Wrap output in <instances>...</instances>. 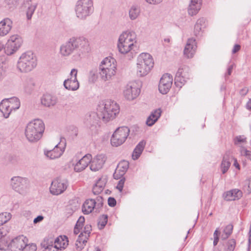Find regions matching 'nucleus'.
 I'll use <instances>...</instances> for the list:
<instances>
[{"instance_id": "f257e3e1", "label": "nucleus", "mask_w": 251, "mask_h": 251, "mask_svg": "<svg viewBox=\"0 0 251 251\" xmlns=\"http://www.w3.org/2000/svg\"><path fill=\"white\" fill-rule=\"evenodd\" d=\"M97 113L92 112L86 118V126L92 131H96L99 127V119L108 122L115 118L119 113L118 104L111 100H104L99 102L97 107Z\"/></svg>"}, {"instance_id": "f03ea898", "label": "nucleus", "mask_w": 251, "mask_h": 251, "mask_svg": "<svg viewBox=\"0 0 251 251\" xmlns=\"http://www.w3.org/2000/svg\"><path fill=\"white\" fill-rule=\"evenodd\" d=\"M89 50V43L87 39L84 37H73L60 46L59 53L63 57L72 55L71 60L77 62L80 61Z\"/></svg>"}, {"instance_id": "7ed1b4c3", "label": "nucleus", "mask_w": 251, "mask_h": 251, "mask_svg": "<svg viewBox=\"0 0 251 251\" xmlns=\"http://www.w3.org/2000/svg\"><path fill=\"white\" fill-rule=\"evenodd\" d=\"M136 34L134 31L131 30L124 31L119 37L118 43L119 51L123 54L130 53L133 55L132 50L136 47Z\"/></svg>"}, {"instance_id": "20e7f679", "label": "nucleus", "mask_w": 251, "mask_h": 251, "mask_svg": "<svg viewBox=\"0 0 251 251\" xmlns=\"http://www.w3.org/2000/svg\"><path fill=\"white\" fill-rule=\"evenodd\" d=\"M37 65L35 54L28 51L21 54L17 64L18 70L22 73H27L33 70Z\"/></svg>"}, {"instance_id": "39448f33", "label": "nucleus", "mask_w": 251, "mask_h": 251, "mask_svg": "<svg viewBox=\"0 0 251 251\" xmlns=\"http://www.w3.org/2000/svg\"><path fill=\"white\" fill-rule=\"evenodd\" d=\"M45 126L43 122L40 119H35L26 126L25 134L30 142H36L42 137Z\"/></svg>"}, {"instance_id": "423d86ee", "label": "nucleus", "mask_w": 251, "mask_h": 251, "mask_svg": "<svg viewBox=\"0 0 251 251\" xmlns=\"http://www.w3.org/2000/svg\"><path fill=\"white\" fill-rule=\"evenodd\" d=\"M154 66L152 56L148 53H142L137 57L136 71L138 76L143 77L147 75Z\"/></svg>"}, {"instance_id": "0eeeda50", "label": "nucleus", "mask_w": 251, "mask_h": 251, "mask_svg": "<svg viewBox=\"0 0 251 251\" xmlns=\"http://www.w3.org/2000/svg\"><path fill=\"white\" fill-rule=\"evenodd\" d=\"M94 11L93 0H78L75 6L76 17L79 20H86Z\"/></svg>"}, {"instance_id": "6e6552de", "label": "nucleus", "mask_w": 251, "mask_h": 251, "mask_svg": "<svg viewBox=\"0 0 251 251\" xmlns=\"http://www.w3.org/2000/svg\"><path fill=\"white\" fill-rule=\"evenodd\" d=\"M29 181L26 177L15 176L11 177L10 185L15 192L20 194H25L28 189Z\"/></svg>"}, {"instance_id": "1a4fd4ad", "label": "nucleus", "mask_w": 251, "mask_h": 251, "mask_svg": "<svg viewBox=\"0 0 251 251\" xmlns=\"http://www.w3.org/2000/svg\"><path fill=\"white\" fill-rule=\"evenodd\" d=\"M130 130L126 126L119 127L113 133L111 137V144L113 147L122 145L129 135Z\"/></svg>"}, {"instance_id": "9d476101", "label": "nucleus", "mask_w": 251, "mask_h": 251, "mask_svg": "<svg viewBox=\"0 0 251 251\" xmlns=\"http://www.w3.org/2000/svg\"><path fill=\"white\" fill-rule=\"evenodd\" d=\"M140 85L136 81L128 83L123 91V95L126 99L132 100L137 98L140 93Z\"/></svg>"}, {"instance_id": "9b49d317", "label": "nucleus", "mask_w": 251, "mask_h": 251, "mask_svg": "<svg viewBox=\"0 0 251 251\" xmlns=\"http://www.w3.org/2000/svg\"><path fill=\"white\" fill-rule=\"evenodd\" d=\"M23 39L19 35L15 34L11 36L4 48L5 52L7 55L13 54L21 47Z\"/></svg>"}, {"instance_id": "f8f14e48", "label": "nucleus", "mask_w": 251, "mask_h": 251, "mask_svg": "<svg viewBox=\"0 0 251 251\" xmlns=\"http://www.w3.org/2000/svg\"><path fill=\"white\" fill-rule=\"evenodd\" d=\"M189 68L186 65H181L176 75L175 84L178 88H181L189 78Z\"/></svg>"}, {"instance_id": "ddd939ff", "label": "nucleus", "mask_w": 251, "mask_h": 251, "mask_svg": "<svg viewBox=\"0 0 251 251\" xmlns=\"http://www.w3.org/2000/svg\"><path fill=\"white\" fill-rule=\"evenodd\" d=\"M28 242V239L24 235L18 236L13 239L7 246L10 251H21Z\"/></svg>"}, {"instance_id": "4468645a", "label": "nucleus", "mask_w": 251, "mask_h": 251, "mask_svg": "<svg viewBox=\"0 0 251 251\" xmlns=\"http://www.w3.org/2000/svg\"><path fill=\"white\" fill-rule=\"evenodd\" d=\"M68 181L66 179L57 178L52 181L50 187V193L54 195L62 193L67 188Z\"/></svg>"}, {"instance_id": "2eb2a0df", "label": "nucleus", "mask_w": 251, "mask_h": 251, "mask_svg": "<svg viewBox=\"0 0 251 251\" xmlns=\"http://www.w3.org/2000/svg\"><path fill=\"white\" fill-rule=\"evenodd\" d=\"M173 76L168 74H164L160 78L158 85L159 91L162 94H167L170 90L173 84Z\"/></svg>"}, {"instance_id": "dca6fc26", "label": "nucleus", "mask_w": 251, "mask_h": 251, "mask_svg": "<svg viewBox=\"0 0 251 251\" xmlns=\"http://www.w3.org/2000/svg\"><path fill=\"white\" fill-rule=\"evenodd\" d=\"M91 230L92 228L90 225H86L85 226L84 229L78 236L75 243V246L77 250H81L84 248L90 236Z\"/></svg>"}, {"instance_id": "f3484780", "label": "nucleus", "mask_w": 251, "mask_h": 251, "mask_svg": "<svg viewBox=\"0 0 251 251\" xmlns=\"http://www.w3.org/2000/svg\"><path fill=\"white\" fill-rule=\"evenodd\" d=\"M197 48L196 40L193 38L188 39L184 49V55L188 58H192L196 52Z\"/></svg>"}, {"instance_id": "a211bd4d", "label": "nucleus", "mask_w": 251, "mask_h": 251, "mask_svg": "<svg viewBox=\"0 0 251 251\" xmlns=\"http://www.w3.org/2000/svg\"><path fill=\"white\" fill-rule=\"evenodd\" d=\"M106 161L105 155L99 154L96 156L91 161L90 165V168L92 171H98L102 168L103 164Z\"/></svg>"}, {"instance_id": "6ab92c4d", "label": "nucleus", "mask_w": 251, "mask_h": 251, "mask_svg": "<svg viewBox=\"0 0 251 251\" xmlns=\"http://www.w3.org/2000/svg\"><path fill=\"white\" fill-rule=\"evenodd\" d=\"M64 148L60 146V143L56 145L54 148L51 150L45 151V155L50 159H54L60 157L64 152Z\"/></svg>"}, {"instance_id": "aec40b11", "label": "nucleus", "mask_w": 251, "mask_h": 251, "mask_svg": "<svg viewBox=\"0 0 251 251\" xmlns=\"http://www.w3.org/2000/svg\"><path fill=\"white\" fill-rule=\"evenodd\" d=\"M91 161V154H87L84 155L75 164L74 170L76 172H80L83 171L88 166Z\"/></svg>"}, {"instance_id": "412c9836", "label": "nucleus", "mask_w": 251, "mask_h": 251, "mask_svg": "<svg viewBox=\"0 0 251 251\" xmlns=\"http://www.w3.org/2000/svg\"><path fill=\"white\" fill-rule=\"evenodd\" d=\"M242 196V191L237 189L231 190L223 194L224 199L227 201L239 200Z\"/></svg>"}, {"instance_id": "4be33fe9", "label": "nucleus", "mask_w": 251, "mask_h": 251, "mask_svg": "<svg viewBox=\"0 0 251 251\" xmlns=\"http://www.w3.org/2000/svg\"><path fill=\"white\" fill-rule=\"evenodd\" d=\"M12 21L9 18H5L0 22V36L7 35L11 30L12 26Z\"/></svg>"}, {"instance_id": "5701e85b", "label": "nucleus", "mask_w": 251, "mask_h": 251, "mask_svg": "<svg viewBox=\"0 0 251 251\" xmlns=\"http://www.w3.org/2000/svg\"><path fill=\"white\" fill-rule=\"evenodd\" d=\"M68 239L65 235H60L55 239L54 248L55 251L65 249L68 245Z\"/></svg>"}, {"instance_id": "b1692460", "label": "nucleus", "mask_w": 251, "mask_h": 251, "mask_svg": "<svg viewBox=\"0 0 251 251\" xmlns=\"http://www.w3.org/2000/svg\"><path fill=\"white\" fill-rule=\"evenodd\" d=\"M99 75L100 78L104 81H109L116 75V71L104 69L99 67Z\"/></svg>"}, {"instance_id": "393cba45", "label": "nucleus", "mask_w": 251, "mask_h": 251, "mask_svg": "<svg viewBox=\"0 0 251 251\" xmlns=\"http://www.w3.org/2000/svg\"><path fill=\"white\" fill-rule=\"evenodd\" d=\"M100 67L106 69L116 70L117 69V62L116 60L111 57L105 58L100 63Z\"/></svg>"}, {"instance_id": "a878e982", "label": "nucleus", "mask_w": 251, "mask_h": 251, "mask_svg": "<svg viewBox=\"0 0 251 251\" xmlns=\"http://www.w3.org/2000/svg\"><path fill=\"white\" fill-rule=\"evenodd\" d=\"M41 104L46 107L53 106L57 103V98L49 94L43 96L41 99Z\"/></svg>"}, {"instance_id": "bb28decb", "label": "nucleus", "mask_w": 251, "mask_h": 251, "mask_svg": "<svg viewBox=\"0 0 251 251\" xmlns=\"http://www.w3.org/2000/svg\"><path fill=\"white\" fill-rule=\"evenodd\" d=\"M63 85L66 89L71 91H75L79 86L77 78L73 77L65 80Z\"/></svg>"}, {"instance_id": "cd10ccee", "label": "nucleus", "mask_w": 251, "mask_h": 251, "mask_svg": "<svg viewBox=\"0 0 251 251\" xmlns=\"http://www.w3.org/2000/svg\"><path fill=\"white\" fill-rule=\"evenodd\" d=\"M23 3L25 7H27L26 11L27 19L28 20H30L36 9L37 4L32 3L31 0H24Z\"/></svg>"}, {"instance_id": "c85d7f7f", "label": "nucleus", "mask_w": 251, "mask_h": 251, "mask_svg": "<svg viewBox=\"0 0 251 251\" xmlns=\"http://www.w3.org/2000/svg\"><path fill=\"white\" fill-rule=\"evenodd\" d=\"M201 0H191L188 8V13L193 16L198 13L201 8Z\"/></svg>"}, {"instance_id": "c756f323", "label": "nucleus", "mask_w": 251, "mask_h": 251, "mask_svg": "<svg viewBox=\"0 0 251 251\" xmlns=\"http://www.w3.org/2000/svg\"><path fill=\"white\" fill-rule=\"evenodd\" d=\"M161 112L162 111L160 108L153 110L147 118V125L150 126H153L160 117Z\"/></svg>"}, {"instance_id": "7c9ffc66", "label": "nucleus", "mask_w": 251, "mask_h": 251, "mask_svg": "<svg viewBox=\"0 0 251 251\" xmlns=\"http://www.w3.org/2000/svg\"><path fill=\"white\" fill-rule=\"evenodd\" d=\"M96 209L94 199H88L85 201L82 207V211L84 214L91 213L93 210Z\"/></svg>"}, {"instance_id": "2f4dec72", "label": "nucleus", "mask_w": 251, "mask_h": 251, "mask_svg": "<svg viewBox=\"0 0 251 251\" xmlns=\"http://www.w3.org/2000/svg\"><path fill=\"white\" fill-rule=\"evenodd\" d=\"M55 239L52 236H49L45 237L41 243V246L45 250L55 251L54 248Z\"/></svg>"}, {"instance_id": "473e14b6", "label": "nucleus", "mask_w": 251, "mask_h": 251, "mask_svg": "<svg viewBox=\"0 0 251 251\" xmlns=\"http://www.w3.org/2000/svg\"><path fill=\"white\" fill-rule=\"evenodd\" d=\"M128 168V163L126 161H121L118 165L115 172L114 174V177L115 179H119L118 173L120 176H123Z\"/></svg>"}, {"instance_id": "72a5a7b5", "label": "nucleus", "mask_w": 251, "mask_h": 251, "mask_svg": "<svg viewBox=\"0 0 251 251\" xmlns=\"http://www.w3.org/2000/svg\"><path fill=\"white\" fill-rule=\"evenodd\" d=\"M206 20L204 18H201L198 19L195 25L194 32L196 36H201L202 34V29L205 26Z\"/></svg>"}, {"instance_id": "f704fd0d", "label": "nucleus", "mask_w": 251, "mask_h": 251, "mask_svg": "<svg viewBox=\"0 0 251 251\" xmlns=\"http://www.w3.org/2000/svg\"><path fill=\"white\" fill-rule=\"evenodd\" d=\"M230 152L229 151H226L224 155L223 161L221 163V169L223 174L226 173L228 170L230 162L229 161Z\"/></svg>"}, {"instance_id": "c9c22d12", "label": "nucleus", "mask_w": 251, "mask_h": 251, "mask_svg": "<svg viewBox=\"0 0 251 251\" xmlns=\"http://www.w3.org/2000/svg\"><path fill=\"white\" fill-rule=\"evenodd\" d=\"M12 110L7 101L3 100L0 103V111L3 114V117L5 118H8Z\"/></svg>"}, {"instance_id": "e433bc0d", "label": "nucleus", "mask_w": 251, "mask_h": 251, "mask_svg": "<svg viewBox=\"0 0 251 251\" xmlns=\"http://www.w3.org/2000/svg\"><path fill=\"white\" fill-rule=\"evenodd\" d=\"M105 184L106 180L105 179L99 178L93 188V193L95 195L100 193L103 190Z\"/></svg>"}, {"instance_id": "4c0bfd02", "label": "nucleus", "mask_w": 251, "mask_h": 251, "mask_svg": "<svg viewBox=\"0 0 251 251\" xmlns=\"http://www.w3.org/2000/svg\"><path fill=\"white\" fill-rule=\"evenodd\" d=\"M146 142L144 141L140 142L136 146L132 153V158L134 160L137 159L143 152Z\"/></svg>"}, {"instance_id": "58836bf2", "label": "nucleus", "mask_w": 251, "mask_h": 251, "mask_svg": "<svg viewBox=\"0 0 251 251\" xmlns=\"http://www.w3.org/2000/svg\"><path fill=\"white\" fill-rule=\"evenodd\" d=\"M140 14V8L137 5H133L130 8L128 14L131 20H136Z\"/></svg>"}, {"instance_id": "ea45409f", "label": "nucleus", "mask_w": 251, "mask_h": 251, "mask_svg": "<svg viewBox=\"0 0 251 251\" xmlns=\"http://www.w3.org/2000/svg\"><path fill=\"white\" fill-rule=\"evenodd\" d=\"M9 105L10 108L13 110H16L20 107V101L19 99L15 97L9 99H4Z\"/></svg>"}, {"instance_id": "a19ab883", "label": "nucleus", "mask_w": 251, "mask_h": 251, "mask_svg": "<svg viewBox=\"0 0 251 251\" xmlns=\"http://www.w3.org/2000/svg\"><path fill=\"white\" fill-rule=\"evenodd\" d=\"M233 226L231 224L227 225L223 231V233L222 235V238L223 240L227 239L232 233L233 230Z\"/></svg>"}, {"instance_id": "79ce46f5", "label": "nucleus", "mask_w": 251, "mask_h": 251, "mask_svg": "<svg viewBox=\"0 0 251 251\" xmlns=\"http://www.w3.org/2000/svg\"><path fill=\"white\" fill-rule=\"evenodd\" d=\"M11 218V215L10 213L2 212L0 213V226L6 223Z\"/></svg>"}, {"instance_id": "37998d69", "label": "nucleus", "mask_w": 251, "mask_h": 251, "mask_svg": "<svg viewBox=\"0 0 251 251\" xmlns=\"http://www.w3.org/2000/svg\"><path fill=\"white\" fill-rule=\"evenodd\" d=\"M107 216L106 215H102L99 219L98 222V226L99 228L102 229L105 226L107 223Z\"/></svg>"}, {"instance_id": "c03bdc74", "label": "nucleus", "mask_w": 251, "mask_h": 251, "mask_svg": "<svg viewBox=\"0 0 251 251\" xmlns=\"http://www.w3.org/2000/svg\"><path fill=\"white\" fill-rule=\"evenodd\" d=\"M240 152L241 155L245 156L251 160V151L248 150L244 147L240 146Z\"/></svg>"}, {"instance_id": "a18cd8bd", "label": "nucleus", "mask_w": 251, "mask_h": 251, "mask_svg": "<svg viewBox=\"0 0 251 251\" xmlns=\"http://www.w3.org/2000/svg\"><path fill=\"white\" fill-rule=\"evenodd\" d=\"M234 143L235 145H238L241 143H246L247 138L244 135L237 136L234 139Z\"/></svg>"}, {"instance_id": "49530a36", "label": "nucleus", "mask_w": 251, "mask_h": 251, "mask_svg": "<svg viewBox=\"0 0 251 251\" xmlns=\"http://www.w3.org/2000/svg\"><path fill=\"white\" fill-rule=\"evenodd\" d=\"M236 246V241L234 239L229 240L226 243V251H233Z\"/></svg>"}, {"instance_id": "de8ad7c7", "label": "nucleus", "mask_w": 251, "mask_h": 251, "mask_svg": "<svg viewBox=\"0 0 251 251\" xmlns=\"http://www.w3.org/2000/svg\"><path fill=\"white\" fill-rule=\"evenodd\" d=\"M36 250L37 247L35 244L27 243L25 244V247H24L21 251H36Z\"/></svg>"}, {"instance_id": "09e8293b", "label": "nucleus", "mask_w": 251, "mask_h": 251, "mask_svg": "<svg viewBox=\"0 0 251 251\" xmlns=\"http://www.w3.org/2000/svg\"><path fill=\"white\" fill-rule=\"evenodd\" d=\"M95 206L96 211L100 209L103 205V199L100 196H98L97 197L96 199L95 200Z\"/></svg>"}, {"instance_id": "8fccbe9b", "label": "nucleus", "mask_w": 251, "mask_h": 251, "mask_svg": "<svg viewBox=\"0 0 251 251\" xmlns=\"http://www.w3.org/2000/svg\"><path fill=\"white\" fill-rule=\"evenodd\" d=\"M24 86L26 91L29 90L33 86L32 79L31 78H26L24 82Z\"/></svg>"}, {"instance_id": "3c124183", "label": "nucleus", "mask_w": 251, "mask_h": 251, "mask_svg": "<svg viewBox=\"0 0 251 251\" xmlns=\"http://www.w3.org/2000/svg\"><path fill=\"white\" fill-rule=\"evenodd\" d=\"M84 222H85L84 217L83 216H80L79 218V219H78V220L77 221V222L75 224V226L82 229L84 226Z\"/></svg>"}, {"instance_id": "603ef678", "label": "nucleus", "mask_w": 251, "mask_h": 251, "mask_svg": "<svg viewBox=\"0 0 251 251\" xmlns=\"http://www.w3.org/2000/svg\"><path fill=\"white\" fill-rule=\"evenodd\" d=\"M125 181V178H123L120 179L118 182V183L116 186V188L118 190H119V191L120 192H122L123 190Z\"/></svg>"}, {"instance_id": "864d4df0", "label": "nucleus", "mask_w": 251, "mask_h": 251, "mask_svg": "<svg viewBox=\"0 0 251 251\" xmlns=\"http://www.w3.org/2000/svg\"><path fill=\"white\" fill-rule=\"evenodd\" d=\"M108 204L109 206L114 207L116 204V201L114 198L109 197L108 199Z\"/></svg>"}, {"instance_id": "5fc2aeb1", "label": "nucleus", "mask_w": 251, "mask_h": 251, "mask_svg": "<svg viewBox=\"0 0 251 251\" xmlns=\"http://www.w3.org/2000/svg\"><path fill=\"white\" fill-rule=\"evenodd\" d=\"M245 187L247 186V191L249 193L251 192V179L247 180L245 182Z\"/></svg>"}, {"instance_id": "6e6d98bb", "label": "nucleus", "mask_w": 251, "mask_h": 251, "mask_svg": "<svg viewBox=\"0 0 251 251\" xmlns=\"http://www.w3.org/2000/svg\"><path fill=\"white\" fill-rule=\"evenodd\" d=\"M77 70L75 69H73L70 74V77L77 78Z\"/></svg>"}, {"instance_id": "4d7b16f0", "label": "nucleus", "mask_w": 251, "mask_h": 251, "mask_svg": "<svg viewBox=\"0 0 251 251\" xmlns=\"http://www.w3.org/2000/svg\"><path fill=\"white\" fill-rule=\"evenodd\" d=\"M147 2L151 4H157L162 2L163 0H145Z\"/></svg>"}, {"instance_id": "13d9d810", "label": "nucleus", "mask_w": 251, "mask_h": 251, "mask_svg": "<svg viewBox=\"0 0 251 251\" xmlns=\"http://www.w3.org/2000/svg\"><path fill=\"white\" fill-rule=\"evenodd\" d=\"M234 67V64H232L229 66L227 68V72L225 75V77H227L228 76L230 75L232 73L233 68Z\"/></svg>"}, {"instance_id": "bf43d9fd", "label": "nucleus", "mask_w": 251, "mask_h": 251, "mask_svg": "<svg viewBox=\"0 0 251 251\" xmlns=\"http://www.w3.org/2000/svg\"><path fill=\"white\" fill-rule=\"evenodd\" d=\"M249 90L248 88L244 87L240 91V94L242 96H245L248 93Z\"/></svg>"}, {"instance_id": "052dcab7", "label": "nucleus", "mask_w": 251, "mask_h": 251, "mask_svg": "<svg viewBox=\"0 0 251 251\" xmlns=\"http://www.w3.org/2000/svg\"><path fill=\"white\" fill-rule=\"evenodd\" d=\"M44 219V217L42 215L38 216L36 218H35L33 220V223L34 224H37L39 222H41Z\"/></svg>"}, {"instance_id": "680f3d73", "label": "nucleus", "mask_w": 251, "mask_h": 251, "mask_svg": "<svg viewBox=\"0 0 251 251\" xmlns=\"http://www.w3.org/2000/svg\"><path fill=\"white\" fill-rule=\"evenodd\" d=\"M240 46L236 44V45H234L232 52L233 53H235L236 52H237L238 51H239L240 50Z\"/></svg>"}, {"instance_id": "e2e57ef3", "label": "nucleus", "mask_w": 251, "mask_h": 251, "mask_svg": "<svg viewBox=\"0 0 251 251\" xmlns=\"http://www.w3.org/2000/svg\"><path fill=\"white\" fill-rule=\"evenodd\" d=\"M5 244V242L4 241H0V250H5L6 249V248L7 247L6 245L5 246V247H3L2 245H3Z\"/></svg>"}, {"instance_id": "0e129e2a", "label": "nucleus", "mask_w": 251, "mask_h": 251, "mask_svg": "<svg viewBox=\"0 0 251 251\" xmlns=\"http://www.w3.org/2000/svg\"><path fill=\"white\" fill-rule=\"evenodd\" d=\"M247 109L251 110V98L249 99V101L246 104Z\"/></svg>"}, {"instance_id": "69168bd1", "label": "nucleus", "mask_w": 251, "mask_h": 251, "mask_svg": "<svg viewBox=\"0 0 251 251\" xmlns=\"http://www.w3.org/2000/svg\"><path fill=\"white\" fill-rule=\"evenodd\" d=\"M80 229H82L80 228L75 226L74 232L75 234H77L79 232Z\"/></svg>"}, {"instance_id": "338daca9", "label": "nucleus", "mask_w": 251, "mask_h": 251, "mask_svg": "<svg viewBox=\"0 0 251 251\" xmlns=\"http://www.w3.org/2000/svg\"><path fill=\"white\" fill-rule=\"evenodd\" d=\"M219 237H216L214 238V241H213V245L214 246H216L218 243L219 241Z\"/></svg>"}, {"instance_id": "774afa93", "label": "nucleus", "mask_w": 251, "mask_h": 251, "mask_svg": "<svg viewBox=\"0 0 251 251\" xmlns=\"http://www.w3.org/2000/svg\"><path fill=\"white\" fill-rule=\"evenodd\" d=\"M219 231L218 229H216L214 233V238L216 237H219Z\"/></svg>"}]
</instances>
